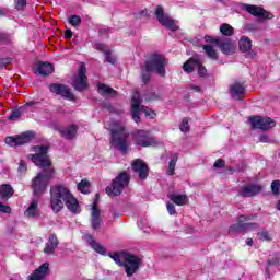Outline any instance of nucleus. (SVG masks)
<instances>
[{
    "mask_svg": "<svg viewBox=\"0 0 280 280\" xmlns=\"http://www.w3.org/2000/svg\"><path fill=\"white\" fill-rule=\"evenodd\" d=\"M48 148L45 145H35L33 147V152L35 154L31 155V161L37 166L42 167L45 173H38L32 179V189L35 196H43L47 191L49 180L54 178V167H51V160L47 155Z\"/></svg>",
    "mask_w": 280,
    "mask_h": 280,
    "instance_id": "obj_1",
    "label": "nucleus"
},
{
    "mask_svg": "<svg viewBox=\"0 0 280 280\" xmlns=\"http://www.w3.org/2000/svg\"><path fill=\"white\" fill-rule=\"evenodd\" d=\"M65 205L71 213L78 214L82 211L78 198L71 190L62 184H57L50 188V208L54 213H60L65 209Z\"/></svg>",
    "mask_w": 280,
    "mask_h": 280,
    "instance_id": "obj_2",
    "label": "nucleus"
},
{
    "mask_svg": "<svg viewBox=\"0 0 280 280\" xmlns=\"http://www.w3.org/2000/svg\"><path fill=\"white\" fill-rule=\"evenodd\" d=\"M112 139L110 143L115 150L121 152V154H128V148L130 147V142L128 141L130 133L127 132L126 126L114 122L112 128Z\"/></svg>",
    "mask_w": 280,
    "mask_h": 280,
    "instance_id": "obj_3",
    "label": "nucleus"
},
{
    "mask_svg": "<svg viewBox=\"0 0 280 280\" xmlns=\"http://www.w3.org/2000/svg\"><path fill=\"white\" fill-rule=\"evenodd\" d=\"M141 110L147 117H150L151 119L156 117V113H154V110L147 106H141V94H139V91H136L131 98V116L136 124L141 121V117H139V113H141Z\"/></svg>",
    "mask_w": 280,
    "mask_h": 280,
    "instance_id": "obj_4",
    "label": "nucleus"
},
{
    "mask_svg": "<svg viewBox=\"0 0 280 280\" xmlns=\"http://www.w3.org/2000/svg\"><path fill=\"white\" fill-rule=\"evenodd\" d=\"M129 184L130 174L124 171L113 179L112 185L107 186L105 191L109 196H120V194L124 191V188L128 187Z\"/></svg>",
    "mask_w": 280,
    "mask_h": 280,
    "instance_id": "obj_5",
    "label": "nucleus"
},
{
    "mask_svg": "<svg viewBox=\"0 0 280 280\" xmlns=\"http://www.w3.org/2000/svg\"><path fill=\"white\" fill-rule=\"evenodd\" d=\"M131 137L140 148H150L152 145H158L156 138H153L152 133L148 130L137 129L131 133Z\"/></svg>",
    "mask_w": 280,
    "mask_h": 280,
    "instance_id": "obj_6",
    "label": "nucleus"
},
{
    "mask_svg": "<svg viewBox=\"0 0 280 280\" xmlns=\"http://www.w3.org/2000/svg\"><path fill=\"white\" fill-rule=\"evenodd\" d=\"M165 65H167V59H165V56L159 54H153L151 58L144 63L147 69L155 71V73L161 75V78H165Z\"/></svg>",
    "mask_w": 280,
    "mask_h": 280,
    "instance_id": "obj_7",
    "label": "nucleus"
},
{
    "mask_svg": "<svg viewBox=\"0 0 280 280\" xmlns=\"http://www.w3.org/2000/svg\"><path fill=\"white\" fill-rule=\"evenodd\" d=\"M160 25H163V27H166V30H171V32H177L178 25H176V21L167 13H165V9L162 5H158L155 8L154 12Z\"/></svg>",
    "mask_w": 280,
    "mask_h": 280,
    "instance_id": "obj_8",
    "label": "nucleus"
},
{
    "mask_svg": "<svg viewBox=\"0 0 280 280\" xmlns=\"http://www.w3.org/2000/svg\"><path fill=\"white\" fill-rule=\"evenodd\" d=\"M248 122L254 130H272L277 126L272 118L264 116H252L248 118Z\"/></svg>",
    "mask_w": 280,
    "mask_h": 280,
    "instance_id": "obj_9",
    "label": "nucleus"
},
{
    "mask_svg": "<svg viewBox=\"0 0 280 280\" xmlns=\"http://www.w3.org/2000/svg\"><path fill=\"white\" fill-rule=\"evenodd\" d=\"M72 86L74 91H79L80 93L89 89V78L86 77V66L84 63H80L78 75L74 77Z\"/></svg>",
    "mask_w": 280,
    "mask_h": 280,
    "instance_id": "obj_10",
    "label": "nucleus"
},
{
    "mask_svg": "<svg viewBox=\"0 0 280 280\" xmlns=\"http://www.w3.org/2000/svg\"><path fill=\"white\" fill-rule=\"evenodd\" d=\"M34 139V132L32 131H25L18 136H9L4 139V142L7 145H10L11 148H19V145H26V143H30Z\"/></svg>",
    "mask_w": 280,
    "mask_h": 280,
    "instance_id": "obj_11",
    "label": "nucleus"
},
{
    "mask_svg": "<svg viewBox=\"0 0 280 280\" xmlns=\"http://www.w3.org/2000/svg\"><path fill=\"white\" fill-rule=\"evenodd\" d=\"M253 220V215H240L237 218V223L233 224L229 229V233H241V231H250L252 229H257L259 225L257 223H244Z\"/></svg>",
    "mask_w": 280,
    "mask_h": 280,
    "instance_id": "obj_12",
    "label": "nucleus"
},
{
    "mask_svg": "<svg viewBox=\"0 0 280 280\" xmlns=\"http://www.w3.org/2000/svg\"><path fill=\"white\" fill-rule=\"evenodd\" d=\"M205 40L206 43H212V45L218 46L219 49L228 56H231V54H235V46L230 39L222 42L219 37H211L209 35H206Z\"/></svg>",
    "mask_w": 280,
    "mask_h": 280,
    "instance_id": "obj_13",
    "label": "nucleus"
},
{
    "mask_svg": "<svg viewBox=\"0 0 280 280\" xmlns=\"http://www.w3.org/2000/svg\"><path fill=\"white\" fill-rule=\"evenodd\" d=\"M122 266H125V272L127 273V277H132V275L139 270V266H141V259L135 255H126Z\"/></svg>",
    "mask_w": 280,
    "mask_h": 280,
    "instance_id": "obj_14",
    "label": "nucleus"
},
{
    "mask_svg": "<svg viewBox=\"0 0 280 280\" xmlns=\"http://www.w3.org/2000/svg\"><path fill=\"white\" fill-rule=\"evenodd\" d=\"M100 202V194H96L93 205H91V226L94 231L100 230L102 226V218L100 217L102 211L97 208V203Z\"/></svg>",
    "mask_w": 280,
    "mask_h": 280,
    "instance_id": "obj_15",
    "label": "nucleus"
},
{
    "mask_svg": "<svg viewBox=\"0 0 280 280\" xmlns=\"http://www.w3.org/2000/svg\"><path fill=\"white\" fill-rule=\"evenodd\" d=\"M49 91L56 93V95H60L63 100H69L70 102L75 100V96L71 93V89L62 83L50 84Z\"/></svg>",
    "mask_w": 280,
    "mask_h": 280,
    "instance_id": "obj_16",
    "label": "nucleus"
},
{
    "mask_svg": "<svg viewBox=\"0 0 280 280\" xmlns=\"http://www.w3.org/2000/svg\"><path fill=\"white\" fill-rule=\"evenodd\" d=\"M243 10H246V12H248L253 16H257L258 19L270 20V19L275 18V15H272V13L266 11L264 8L253 5V4H244Z\"/></svg>",
    "mask_w": 280,
    "mask_h": 280,
    "instance_id": "obj_17",
    "label": "nucleus"
},
{
    "mask_svg": "<svg viewBox=\"0 0 280 280\" xmlns=\"http://www.w3.org/2000/svg\"><path fill=\"white\" fill-rule=\"evenodd\" d=\"M131 167L136 174H138L140 180H145L148 178V174H150V168L148 164L143 162V160H135L131 164Z\"/></svg>",
    "mask_w": 280,
    "mask_h": 280,
    "instance_id": "obj_18",
    "label": "nucleus"
},
{
    "mask_svg": "<svg viewBox=\"0 0 280 280\" xmlns=\"http://www.w3.org/2000/svg\"><path fill=\"white\" fill-rule=\"evenodd\" d=\"M264 189L259 184H247L240 191L238 196H243V198H253V196H257Z\"/></svg>",
    "mask_w": 280,
    "mask_h": 280,
    "instance_id": "obj_19",
    "label": "nucleus"
},
{
    "mask_svg": "<svg viewBox=\"0 0 280 280\" xmlns=\"http://www.w3.org/2000/svg\"><path fill=\"white\" fill-rule=\"evenodd\" d=\"M58 244H60L58 236L55 233L50 234L44 248L45 255H56V248H58Z\"/></svg>",
    "mask_w": 280,
    "mask_h": 280,
    "instance_id": "obj_20",
    "label": "nucleus"
},
{
    "mask_svg": "<svg viewBox=\"0 0 280 280\" xmlns=\"http://www.w3.org/2000/svg\"><path fill=\"white\" fill-rule=\"evenodd\" d=\"M246 93V82H235L230 86V94L233 100H242V95Z\"/></svg>",
    "mask_w": 280,
    "mask_h": 280,
    "instance_id": "obj_21",
    "label": "nucleus"
},
{
    "mask_svg": "<svg viewBox=\"0 0 280 280\" xmlns=\"http://www.w3.org/2000/svg\"><path fill=\"white\" fill-rule=\"evenodd\" d=\"M48 271L49 262H44L28 277V280H44Z\"/></svg>",
    "mask_w": 280,
    "mask_h": 280,
    "instance_id": "obj_22",
    "label": "nucleus"
},
{
    "mask_svg": "<svg viewBox=\"0 0 280 280\" xmlns=\"http://www.w3.org/2000/svg\"><path fill=\"white\" fill-rule=\"evenodd\" d=\"M59 132L63 139H75V135H78V126L71 125L67 129L65 128H59Z\"/></svg>",
    "mask_w": 280,
    "mask_h": 280,
    "instance_id": "obj_23",
    "label": "nucleus"
},
{
    "mask_svg": "<svg viewBox=\"0 0 280 280\" xmlns=\"http://www.w3.org/2000/svg\"><path fill=\"white\" fill-rule=\"evenodd\" d=\"M197 65H200V59L198 57H192L183 65V70L186 73H194Z\"/></svg>",
    "mask_w": 280,
    "mask_h": 280,
    "instance_id": "obj_24",
    "label": "nucleus"
},
{
    "mask_svg": "<svg viewBox=\"0 0 280 280\" xmlns=\"http://www.w3.org/2000/svg\"><path fill=\"white\" fill-rule=\"evenodd\" d=\"M97 89H98L100 95H102L103 97H108V95H110L112 97H115V95H117V92L115 91V89L108 86L107 84L98 83Z\"/></svg>",
    "mask_w": 280,
    "mask_h": 280,
    "instance_id": "obj_25",
    "label": "nucleus"
},
{
    "mask_svg": "<svg viewBox=\"0 0 280 280\" xmlns=\"http://www.w3.org/2000/svg\"><path fill=\"white\" fill-rule=\"evenodd\" d=\"M14 196V188L10 184L0 185V198L8 200Z\"/></svg>",
    "mask_w": 280,
    "mask_h": 280,
    "instance_id": "obj_26",
    "label": "nucleus"
},
{
    "mask_svg": "<svg viewBox=\"0 0 280 280\" xmlns=\"http://www.w3.org/2000/svg\"><path fill=\"white\" fill-rule=\"evenodd\" d=\"M86 242L90 244L91 248L95 250V253H98V255H106V248L103 247L102 244L97 243V241L93 240V236L88 235Z\"/></svg>",
    "mask_w": 280,
    "mask_h": 280,
    "instance_id": "obj_27",
    "label": "nucleus"
},
{
    "mask_svg": "<svg viewBox=\"0 0 280 280\" xmlns=\"http://www.w3.org/2000/svg\"><path fill=\"white\" fill-rule=\"evenodd\" d=\"M54 71V65L49 62H39L37 66V72L39 75H51Z\"/></svg>",
    "mask_w": 280,
    "mask_h": 280,
    "instance_id": "obj_28",
    "label": "nucleus"
},
{
    "mask_svg": "<svg viewBox=\"0 0 280 280\" xmlns=\"http://www.w3.org/2000/svg\"><path fill=\"white\" fill-rule=\"evenodd\" d=\"M168 198L174 205H177V207H183L187 205L188 198L187 195H176V194H171L168 195Z\"/></svg>",
    "mask_w": 280,
    "mask_h": 280,
    "instance_id": "obj_29",
    "label": "nucleus"
},
{
    "mask_svg": "<svg viewBox=\"0 0 280 280\" xmlns=\"http://www.w3.org/2000/svg\"><path fill=\"white\" fill-rule=\"evenodd\" d=\"M177 161H178V153H172L171 161L168 163V168L166 170L167 176H174Z\"/></svg>",
    "mask_w": 280,
    "mask_h": 280,
    "instance_id": "obj_30",
    "label": "nucleus"
},
{
    "mask_svg": "<svg viewBox=\"0 0 280 280\" xmlns=\"http://www.w3.org/2000/svg\"><path fill=\"white\" fill-rule=\"evenodd\" d=\"M26 218H36L38 215V201H32L28 209L24 212Z\"/></svg>",
    "mask_w": 280,
    "mask_h": 280,
    "instance_id": "obj_31",
    "label": "nucleus"
},
{
    "mask_svg": "<svg viewBox=\"0 0 280 280\" xmlns=\"http://www.w3.org/2000/svg\"><path fill=\"white\" fill-rule=\"evenodd\" d=\"M240 50L246 54L249 49H253V42L248 37H242L238 43Z\"/></svg>",
    "mask_w": 280,
    "mask_h": 280,
    "instance_id": "obj_32",
    "label": "nucleus"
},
{
    "mask_svg": "<svg viewBox=\"0 0 280 280\" xmlns=\"http://www.w3.org/2000/svg\"><path fill=\"white\" fill-rule=\"evenodd\" d=\"M141 78L143 84H148V82H150V79L152 78V70L148 69V66L145 65L141 67Z\"/></svg>",
    "mask_w": 280,
    "mask_h": 280,
    "instance_id": "obj_33",
    "label": "nucleus"
},
{
    "mask_svg": "<svg viewBox=\"0 0 280 280\" xmlns=\"http://www.w3.org/2000/svg\"><path fill=\"white\" fill-rule=\"evenodd\" d=\"M220 32L223 36H233L235 34V30L231 24L224 23L220 26Z\"/></svg>",
    "mask_w": 280,
    "mask_h": 280,
    "instance_id": "obj_34",
    "label": "nucleus"
},
{
    "mask_svg": "<svg viewBox=\"0 0 280 280\" xmlns=\"http://www.w3.org/2000/svg\"><path fill=\"white\" fill-rule=\"evenodd\" d=\"M203 51H206L207 56L211 58V60H218V51L211 45H203Z\"/></svg>",
    "mask_w": 280,
    "mask_h": 280,
    "instance_id": "obj_35",
    "label": "nucleus"
},
{
    "mask_svg": "<svg viewBox=\"0 0 280 280\" xmlns=\"http://www.w3.org/2000/svg\"><path fill=\"white\" fill-rule=\"evenodd\" d=\"M109 257L117 264L118 266H124V261L126 259L125 254L114 253L109 254Z\"/></svg>",
    "mask_w": 280,
    "mask_h": 280,
    "instance_id": "obj_36",
    "label": "nucleus"
},
{
    "mask_svg": "<svg viewBox=\"0 0 280 280\" xmlns=\"http://www.w3.org/2000/svg\"><path fill=\"white\" fill-rule=\"evenodd\" d=\"M91 187V184L86 179H82L78 184V189L81 191V194H89V188Z\"/></svg>",
    "mask_w": 280,
    "mask_h": 280,
    "instance_id": "obj_37",
    "label": "nucleus"
},
{
    "mask_svg": "<svg viewBox=\"0 0 280 280\" xmlns=\"http://www.w3.org/2000/svg\"><path fill=\"white\" fill-rule=\"evenodd\" d=\"M258 238L262 242H272V235H270V232L268 230H262L257 233Z\"/></svg>",
    "mask_w": 280,
    "mask_h": 280,
    "instance_id": "obj_38",
    "label": "nucleus"
},
{
    "mask_svg": "<svg viewBox=\"0 0 280 280\" xmlns=\"http://www.w3.org/2000/svg\"><path fill=\"white\" fill-rule=\"evenodd\" d=\"M145 102H154L156 100H161V96L156 94V92H147L144 94Z\"/></svg>",
    "mask_w": 280,
    "mask_h": 280,
    "instance_id": "obj_39",
    "label": "nucleus"
},
{
    "mask_svg": "<svg viewBox=\"0 0 280 280\" xmlns=\"http://www.w3.org/2000/svg\"><path fill=\"white\" fill-rule=\"evenodd\" d=\"M69 23L70 25H73V27H78L82 24V18H80L79 15H72L69 18Z\"/></svg>",
    "mask_w": 280,
    "mask_h": 280,
    "instance_id": "obj_40",
    "label": "nucleus"
},
{
    "mask_svg": "<svg viewBox=\"0 0 280 280\" xmlns=\"http://www.w3.org/2000/svg\"><path fill=\"white\" fill-rule=\"evenodd\" d=\"M15 10H25L27 8V0H14Z\"/></svg>",
    "mask_w": 280,
    "mask_h": 280,
    "instance_id": "obj_41",
    "label": "nucleus"
},
{
    "mask_svg": "<svg viewBox=\"0 0 280 280\" xmlns=\"http://www.w3.org/2000/svg\"><path fill=\"white\" fill-rule=\"evenodd\" d=\"M179 130L182 132H189V119L184 118L182 120V125L179 126Z\"/></svg>",
    "mask_w": 280,
    "mask_h": 280,
    "instance_id": "obj_42",
    "label": "nucleus"
},
{
    "mask_svg": "<svg viewBox=\"0 0 280 280\" xmlns=\"http://www.w3.org/2000/svg\"><path fill=\"white\" fill-rule=\"evenodd\" d=\"M279 189H280V182L273 180L271 183V191H272L273 196H279Z\"/></svg>",
    "mask_w": 280,
    "mask_h": 280,
    "instance_id": "obj_43",
    "label": "nucleus"
},
{
    "mask_svg": "<svg viewBox=\"0 0 280 280\" xmlns=\"http://www.w3.org/2000/svg\"><path fill=\"white\" fill-rule=\"evenodd\" d=\"M0 43H12V37L8 33L0 32Z\"/></svg>",
    "mask_w": 280,
    "mask_h": 280,
    "instance_id": "obj_44",
    "label": "nucleus"
},
{
    "mask_svg": "<svg viewBox=\"0 0 280 280\" xmlns=\"http://www.w3.org/2000/svg\"><path fill=\"white\" fill-rule=\"evenodd\" d=\"M105 61L109 62V65H115L117 62V59L110 55V51H105Z\"/></svg>",
    "mask_w": 280,
    "mask_h": 280,
    "instance_id": "obj_45",
    "label": "nucleus"
},
{
    "mask_svg": "<svg viewBox=\"0 0 280 280\" xmlns=\"http://www.w3.org/2000/svg\"><path fill=\"white\" fill-rule=\"evenodd\" d=\"M21 115H22L21 110L16 109L11 113V115L8 117V119H10V121H16V119H19V117H21Z\"/></svg>",
    "mask_w": 280,
    "mask_h": 280,
    "instance_id": "obj_46",
    "label": "nucleus"
},
{
    "mask_svg": "<svg viewBox=\"0 0 280 280\" xmlns=\"http://www.w3.org/2000/svg\"><path fill=\"white\" fill-rule=\"evenodd\" d=\"M224 165H226V162L222 159H219L214 162L213 167H215L217 170H220L224 167Z\"/></svg>",
    "mask_w": 280,
    "mask_h": 280,
    "instance_id": "obj_47",
    "label": "nucleus"
},
{
    "mask_svg": "<svg viewBox=\"0 0 280 280\" xmlns=\"http://www.w3.org/2000/svg\"><path fill=\"white\" fill-rule=\"evenodd\" d=\"M166 209L170 215H176V207L173 203L167 202Z\"/></svg>",
    "mask_w": 280,
    "mask_h": 280,
    "instance_id": "obj_48",
    "label": "nucleus"
},
{
    "mask_svg": "<svg viewBox=\"0 0 280 280\" xmlns=\"http://www.w3.org/2000/svg\"><path fill=\"white\" fill-rule=\"evenodd\" d=\"M228 170H229L230 174H233L234 172H244V170H246V165L244 163H242L241 167H238V168L229 167Z\"/></svg>",
    "mask_w": 280,
    "mask_h": 280,
    "instance_id": "obj_49",
    "label": "nucleus"
},
{
    "mask_svg": "<svg viewBox=\"0 0 280 280\" xmlns=\"http://www.w3.org/2000/svg\"><path fill=\"white\" fill-rule=\"evenodd\" d=\"M197 67H198V73H199V75H206V73H207V68H205L203 66H202V63L200 62V59H199V65H197Z\"/></svg>",
    "mask_w": 280,
    "mask_h": 280,
    "instance_id": "obj_50",
    "label": "nucleus"
},
{
    "mask_svg": "<svg viewBox=\"0 0 280 280\" xmlns=\"http://www.w3.org/2000/svg\"><path fill=\"white\" fill-rule=\"evenodd\" d=\"M11 211H12V208H10V206L0 203V212L1 213H10Z\"/></svg>",
    "mask_w": 280,
    "mask_h": 280,
    "instance_id": "obj_51",
    "label": "nucleus"
},
{
    "mask_svg": "<svg viewBox=\"0 0 280 280\" xmlns=\"http://www.w3.org/2000/svg\"><path fill=\"white\" fill-rule=\"evenodd\" d=\"M19 172H21V174H25V172H27V164H25L24 161L20 162Z\"/></svg>",
    "mask_w": 280,
    "mask_h": 280,
    "instance_id": "obj_52",
    "label": "nucleus"
},
{
    "mask_svg": "<svg viewBox=\"0 0 280 280\" xmlns=\"http://www.w3.org/2000/svg\"><path fill=\"white\" fill-rule=\"evenodd\" d=\"M10 62H12V58L10 57L2 58L0 59V67H5V65H10Z\"/></svg>",
    "mask_w": 280,
    "mask_h": 280,
    "instance_id": "obj_53",
    "label": "nucleus"
},
{
    "mask_svg": "<svg viewBox=\"0 0 280 280\" xmlns=\"http://www.w3.org/2000/svg\"><path fill=\"white\" fill-rule=\"evenodd\" d=\"M259 141H260L261 143H269V142H270V139L268 138V136L261 135V136L259 137Z\"/></svg>",
    "mask_w": 280,
    "mask_h": 280,
    "instance_id": "obj_54",
    "label": "nucleus"
},
{
    "mask_svg": "<svg viewBox=\"0 0 280 280\" xmlns=\"http://www.w3.org/2000/svg\"><path fill=\"white\" fill-rule=\"evenodd\" d=\"M98 34H101V36H104V34H108V27H101L98 30Z\"/></svg>",
    "mask_w": 280,
    "mask_h": 280,
    "instance_id": "obj_55",
    "label": "nucleus"
},
{
    "mask_svg": "<svg viewBox=\"0 0 280 280\" xmlns=\"http://www.w3.org/2000/svg\"><path fill=\"white\" fill-rule=\"evenodd\" d=\"M65 37L66 38H73V32L71 30H67L65 32Z\"/></svg>",
    "mask_w": 280,
    "mask_h": 280,
    "instance_id": "obj_56",
    "label": "nucleus"
},
{
    "mask_svg": "<svg viewBox=\"0 0 280 280\" xmlns=\"http://www.w3.org/2000/svg\"><path fill=\"white\" fill-rule=\"evenodd\" d=\"M97 49H100V51H104V54H106V46H104V44H98L97 45Z\"/></svg>",
    "mask_w": 280,
    "mask_h": 280,
    "instance_id": "obj_57",
    "label": "nucleus"
},
{
    "mask_svg": "<svg viewBox=\"0 0 280 280\" xmlns=\"http://www.w3.org/2000/svg\"><path fill=\"white\" fill-rule=\"evenodd\" d=\"M190 89L192 91H196V93H200V86H198V85H190Z\"/></svg>",
    "mask_w": 280,
    "mask_h": 280,
    "instance_id": "obj_58",
    "label": "nucleus"
},
{
    "mask_svg": "<svg viewBox=\"0 0 280 280\" xmlns=\"http://www.w3.org/2000/svg\"><path fill=\"white\" fill-rule=\"evenodd\" d=\"M246 244L247 246H253V238H247Z\"/></svg>",
    "mask_w": 280,
    "mask_h": 280,
    "instance_id": "obj_59",
    "label": "nucleus"
},
{
    "mask_svg": "<svg viewBox=\"0 0 280 280\" xmlns=\"http://www.w3.org/2000/svg\"><path fill=\"white\" fill-rule=\"evenodd\" d=\"M34 104H36V102H27L26 106H34Z\"/></svg>",
    "mask_w": 280,
    "mask_h": 280,
    "instance_id": "obj_60",
    "label": "nucleus"
},
{
    "mask_svg": "<svg viewBox=\"0 0 280 280\" xmlns=\"http://www.w3.org/2000/svg\"><path fill=\"white\" fill-rule=\"evenodd\" d=\"M5 14V11H3V9L0 8V15Z\"/></svg>",
    "mask_w": 280,
    "mask_h": 280,
    "instance_id": "obj_61",
    "label": "nucleus"
},
{
    "mask_svg": "<svg viewBox=\"0 0 280 280\" xmlns=\"http://www.w3.org/2000/svg\"><path fill=\"white\" fill-rule=\"evenodd\" d=\"M140 14H148V11H141Z\"/></svg>",
    "mask_w": 280,
    "mask_h": 280,
    "instance_id": "obj_62",
    "label": "nucleus"
},
{
    "mask_svg": "<svg viewBox=\"0 0 280 280\" xmlns=\"http://www.w3.org/2000/svg\"><path fill=\"white\" fill-rule=\"evenodd\" d=\"M268 265L271 266V265H272V261L268 260Z\"/></svg>",
    "mask_w": 280,
    "mask_h": 280,
    "instance_id": "obj_63",
    "label": "nucleus"
},
{
    "mask_svg": "<svg viewBox=\"0 0 280 280\" xmlns=\"http://www.w3.org/2000/svg\"><path fill=\"white\" fill-rule=\"evenodd\" d=\"M113 215L115 217V215H117V213L113 212Z\"/></svg>",
    "mask_w": 280,
    "mask_h": 280,
    "instance_id": "obj_64",
    "label": "nucleus"
}]
</instances>
